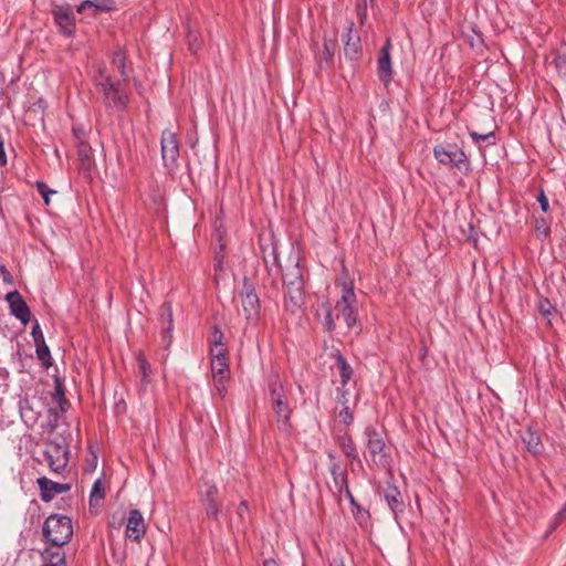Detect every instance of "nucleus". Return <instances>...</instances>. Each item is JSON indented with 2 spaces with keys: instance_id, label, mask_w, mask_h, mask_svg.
<instances>
[{
  "instance_id": "1",
  "label": "nucleus",
  "mask_w": 566,
  "mask_h": 566,
  "mask_svg": "<svg viewBox=\"0 0 566 566\" xmlns=\"http://www.w3.org/2000/svg\"><path fill=\"white\" fill-rule=\"evenodd\" d=\"M316 315L323 328L328 333L336 328L335 318H343L348 328L354 327L358 321V308L353 282H343L342 295L335 306L332 307L327 302L323 303L316 311Z\"/></svg>"
},
{
  "instance_id": "2",
  "label": "nucleus",
  "mask_w": 566,
  "mask_h": 566,
  "mask_svg": "<svg viewBox=\"0 0 566 566\" xmlns=\"http://www.w3.org/2000/svg\"><path fill=\"white\" fill-rule=\"evenodd\" d=\"M42 531L44 538L61 549L73 536L72 521L69 516L52 514L45 520Z\"/></svg>"
},
{
  "instance_id": "3",
  "label": "nucleus",
  "mask_w": 566,
  "mask_h": 566,
  "mask_svg": "<svg viewBox=\"0 0 566 566\" xmlns=\"http://www.w3.org/2000/svg\"><path fill=\"white\" fill-rule=\"evenodd\" d=\"M99 80H96V87L103 96V103L107 108H115L118 112H124L129 102L128 94L120 87V83L115 84L111 76L105 75L103 70H99Z\"/></svg>"
},
{
  "instance_id": "4",
  "label": "nucleus",
  "mask_w": 566,
  "mask_h": 566,
  "mask_svg": "<svg viewBox=\"0 0 566 566\" xmlns=\"http://www.w3.org/2000/svg\"><path fill=\"white\" fill-rule=\"evenodd\" d=\"M433 156L441 165L457 168L464 174L470 170V161L463 149L457 144L434 146Z\"/></svg>"
},
{
  "instance_id": "5",
  "label": "nucleus",
  "mask_w": 566,
  "mask_h": 566,
  "mask_svg": "<svg viewBox=\"0 0 566 566\" xmlns=\"http://www.w3.org/2000/svg\"><path fill=\"white\" fill-rule=\"evenodd\" d=\"M366 438V448L371 462L381 469L390 465V454L380 433L374 427H367L364 431Z\"/></svg>"
},
{
  "instance_id": "6",
  "label": "nucleus",
  "mask_w": 566,
  "mask_h": 566,
  "mask_svg": "<svg viewBox=\"0 0 566 566\" xmlns=\"http://www.w3.org/2000/svg\"><path fill=\"white\" fill-rule=\"evenodd\" d=\"M211 370L217 390L220 395L226 390V382L229 378L228 350L226 347L210 348Z\"/></svg>"
},
{
  "instance_id": "7",
  "label": "nucleus",
  "mask_w": 566,
  "mask_h": 566,
  "mask_svg": "<svg viewBox=\"0 0 566 566\" xmlns=\"http://www.w3.org/2000/svg\"><path fill=\"white\" fill-rule=\"evenodd\" d=\"M243 314L248 323H255L260 317V298L250 279H243V286L240 293Z\"/></svg>"
},
{
  "instance_id": "8",
  "label": "nucleus",
  "mask_w": 566,
  "mask_h": 566,
  "mask_svg": "<svg viewBox=\"0 0 566 566\" xmlns=\"http://www.w3.org/2000/svg\"><path fill=\"white\" fill-rule=\"evenodd\" d=\"M69 448L65 443L50 441L46 443L44 457L52 472L61 473L69 463Z\"/></svg>"
},
{
  "instance_id": "9",
  "label": "nucleus",
  "mask_w": 566,
  "mask_h": 566,
  "mask_svg": "<svg viewBox=\"0 0 566 566\" xmlns=\"http://www.w3.org/2000/svg\"><path fill=\"white\" fill-rule=\"evenodd\" d=\"M161 158L164 166L174 170L178 166L179 143L175 133L164 130L161 134Z\"/></svg>"
},
{
  "instance_id": "10",
  "label": "nucleus",
  "mask_w": 566,
  "mask_h": 566,
  "mask_svg": "<svg viewBox=\"0 0 566 566\" xmlns=\"http://www.w3.org/2000/svg\"><path fill=\"white\" fill-rule=\"evenodd\" d=\"M200 502L208 518L218 520L221 503L218 501V488L213 483L203 482L199 491Z\"/></svg>"
},
{
  "instance_id": "11",
  "label": "nucleus",
  "mask_w": 566,
  "mask_h": 566,
  "mask_svg": "<svg viewBox=\"0 0 566 566\" xmlns=\"http://www.w3.org/2000/svg\"><path fill=\"white\" fill-rule=\"evenodd\" d=\"M157 321L161 326L163 343L168 347L172 339L174 318L171 302L165 301L158 308Z\"/></svg>"
},
{
  "instance_id": "12",
  "label": "nucleus",
  "mask_w": 566,
  "mask_h": 566,
  "mask_svg": "<svg viewBox=\"0 0 566 566\" xmlns=\"http://www.w3.org/2000/svg\"><path fill=\"white\" fill-rule=\"evenodd\" d=\"M6 298L11 314L25 326L31 321V311L21 294L18 291L9 292Z\"/></svg>"
},
{
  "instance_id": "13",
  "label": "nucleus",
  "mask_w": 566,
  "mask_h": 566,
  "mask_svg": "<svg viewBox=\"0 0 566 566\" xmlns=\"http://www.w3.org/2000/svg\"><path fill=\"white\" fill-rule=\"evenodd\" d=\"M78 170L86 179H91L92 170L95 167V159L93 156L92 147L85 140H80L76 144Z\"/></svg>"
},
{
  "instance_id": "14",
  "label": "nucleus",
  "mask_w": 566,
  "mask_h": 566,
  "mask_svg": "<svg viewBox=\"0 0 566 566\" xmlns=\"http://www.w3.org/2000/svg\"><path fill=\"white\" fill-rule=\"evenodd\" d=\"M36 483L39 485L41 500L43 502H50L57 494L66 493L71 490V485L69 483H57L48 479L46 476L39 478Z\"/></svg>"
},
{
  "instance_id": "15",
  "label": "nucleus",
  "mask_w": 566,
  "mask_h": 566,
  "mask_svg": "<svg viewBox=\"0 0 566 566\" xmlns=\"http://www.w3.org/2000/svg\"><path fill=\"white\" fill-rule=\"evenodd\" d=\"M390 40H387L380 49L377 59V74L379 80L387 85L392 78L391 59H390Z\"/></svg>"
},
{
  "instance_id": "16",
  "label": "nucleus",
  "mask_w": 566,
  "mask_h": 566,
  "mask_svg": "<svg viewBox=\"0 0 566 566\" xmlns=\"http://www.w3.org/2000/svg\"><path fill=\"white\" fill-rule=\"evenodd\" d=\"M146 533V524L142 513L134 509L129 511L127 525H126V537L139 542Z\"/></svg>"
},
{
  "instance_id": "17",
  "label": "nucleus",
  "mask_w": 566,
  "mask_h": 566,
  "mask_svg": "<svg viewBox=\"0 0 566 566\" xmlns=\"http://www.w3.org/2000/svg\"><path fill=\"white\" fill-rule=\"evenodd\" d=\"M53 15L61 31L66 35H72L75 28V17L70 6H60L53 9Z\"/></svg>"
},
{
  "instance_id": "18",
  "label": "nucleus",
  "mask_w": 566,
  "mask_h": 566,
  "mask_svg": "<svg viewBox=\"0 0 566 566\" xmlns=\"http://www.w3.org/2000/svg\"><path fill=\"white\" fill-rule=\"evenodd\" d=\"M285 286L286 293L284 296V308L294 314L300 311L304 304V286Z\"/></svg>"
},
{
  "instance_id": "19",
  "label": "nucleus",
  "mask_w": 566,
  "mask_h": 566,
  "mask_svg": "<svg viewBox=\"0 0 566 566\" xmlns=\"http://www.w3.org/2000/svg\"><path fill=\"white\" fill-rule=\"evenodd\" d=\"M354 27L355 23L349 21L346 33V41L344 45V54L350 61L358 60L360 55V38L358 35H354Z\"/></svg>"
},
{
  "instance_id": "20",
  "label": "nucleus",
  "mask_w": 566,
  "mask_h": 566,
  "mask_svg": "<svg viewBox=\"0 0 566 566\" xmlns=\"http://www.w3.org/2000/svg\"><path fill=\"white\" fill-rule=\"evenodd\" d=\"M271 405L276 417L279 429L286 431L290 427V418L292 413V409L289 406L287 398L274 401Z\"/></svg>"
},
{
  "instance_id": "21",
  "label": "nucleus",
  "mask_w": 566,
  "mask_h": 566,
  "mask_svg": "<svg viewBox=\"0 0 566 566\" xmlns=\"http://www.w3.org/2000/svg\"><path fill=\"white\" fill-rule=\"evenodd\" d=\"M384 496L395 515H397L399 512H403L405 503L401 493L396 485L387 483L386 488L384 489Z\"/></svg>"
},
{
  "instance_id": "22",
  "label": "nucleus",
  "mask_w": 566,
  "mask_h": 566,
  "mask_svg": "<svg viewBox=\"0 0 566 566\" xmlns=\"http://www.w3.org/2000/svg\"><path fill=\"white\" fill-rule=\"evenodd\" d=\"M331 473L333 475V480H334L337 491L339 493H342L343 490H345L346 495L349 499L350 503L355 504L354 496L348 488L347 473L340 469L338 463H333L331 465Z\"/></svg>"
},
{
  "instance_id": "23",
  "label": "nucleus",
  "mask_w": 566,
  "mask_h": 566,
  "mask_svg": "<svg viewBox=\"0 0 566 566\" xmlns=\"http://www.w3.org/2000/svg\"><path fill=\"white\" fill-rule=\"evenodd\" d=\"M42 566H66L65 553L59 548H45L41 553Z\"/></svg>"
},
{
  "instance_id": "24",
  "label": "nucleus",
  "mask_w": 566,
  "mask_h": 566,
  "mask_svg": "<svg viewBox=\"0 0 566 566\" xmlns=\"http://www.w3.org/2000/svg\"><path fill=\"white\" fill-rule=\"evenodd\" d=\"M268 388L271 403L287 398L282 380L277 374L269 377Z\"/></svg>"
},
{
  "instance_id": "25",
  "label": "nucleus",
  "mask_w": 566,
  "mask_h": 566,
  "mask_svg": "<svg viewBox=\"0 0 566 566\" xmlns=\"http://www.w3.org/2000/svg\"><path fill=\"white\" fill-rule=\"evenodd\" d=\"M283 282L285 285L304 286L303 270L300 266V260H296L293 266L287 269L283 275Z\"/></svg>"
},
{
  "instance_id": "26",
  "label": "nucleus",
  "mask_w": 566,
  "mask_h": 566,
  "mask_svg": "<svg viewBox=\"0 0 566 566\" xmlns=\"http://www.w3.org/2000/svg\"><path fill=\"white\" fill-rule=\"evenodd\" d=\"M337 442L347 459H349L352 462L357 461L360 463V459L358 457L356 446H355L352 437L348 433H344L343 436H339L337 439Z\"/></svg>"
},
{
  "instance_id": "27",
  "label": "nucleus",
  "mask_w": 566,
  "mask_h": 566,
  "mask_svg": "<svg viewBox=\"0 0 566 566\" xmlns=\"http://www.w3.org/2000/svg\"><path fill=\"white\" fill-rule=\"evenodd\" d=\"M335 42L332 40H324L323 50L316 55L318 66L322 69L324 64L332 66L334 61Z\"/></svg>"
},
{
  "instance_id": "28",
  "label": "nucleus",
  "mask_w": 566,
  "mask_h": 566,
  "mask_svg": "<svg viewBox=\"0 0 566 566\" xmlns=\"http://www.w3.org/2000/svg\"><path fill=\"white\" fill-rule=\"evenodd\" d=\"M52 399L59 405L62 412H65L70 406V402L65 397L63 381L59 377L54 378V392L52 395Z\"/></svg>"
},
{
  "instance_id": "29",
  "label": "nucleus",
  "mask_w": 566,
  "mask_h": 566,
  "mask_svg": "<svg viewBox=\"0 0 566 566\" xmlns=\"http://www.w3.org/2000/svg\"><path fill=\"white\" fill-rule=\"evenodd\" d=\"M336 365L339 370L342 385H343V387H346V385L348 384V381L350 380V378L353 376V368L348 364L346 358L339 353L336 355Z\"/></svg>"
},
{
  "instance_id": "30",
  "label": "nucleus",
  "mask_w": 566,
  "mask_h": 566,
  "mask_svg": "<svg viewBox=\"0 0 566 566\" xmlns=\"http://www.w3.org/2000/svg\"><path fill=\"white\" fill-rule=\"evenodd\" d=\"M112 63L120 73L124 83L128 80V72L126 70V55L122 50H117L113 53Z\"/></svg>"
},
{
  "instance_id": "31",
  "label": "nucleus",
  "mask_w": 566,
  "mask_h": 566,
  "mask_svg": "<svg viewBox=\"0 0 566 566\" xmlns=\"http://www.w3.org/2000/svg\"><path fill=\"white\" fill-rule=\"evenodd\" d=\"M35 353L38 359L41 361L45 369L50 368L53 364L51 352L45 343L35 345Z\"/></svg>"
},
{
  "instance_id": "32",
  "label": "nucleus",
  "mask_w": 566,
  "mask_h": 566,
  "mask_svg": "<svg viewBox=\"0 0 566 566\" xmlns=\"http://www.w3.org/2000/svg\"><path fill=\"white\" fill-rule=\"evenodd\" d=\"M105 486L101 479H97L91 490L90 505L93 506L95 503L105 499Z\"/></svg>"
},
{
  "instance_id": "33",
  "label": "nucleus",
  "mask_w": 566,
  "mask_h": 566,
  "mask_svg": "<svg viewBox=\"0 0 566 566\" xmlns=\"http://www.w3.org/2000/svg\"><path fill=\"white\" fill-rule=\"evenodd\" d=\"M105 1H92V0H84L78 7L77 12L84 13L86 9H93L94 13L97 11H107L109 8L104 3Z\"/></svg>"
},
{
  "instance_id": "34",
  "label": "nucleus",
  "mask_w": 566,
  "mask_h": 566,
  "mask_svg": "<svg viewBox=\"0 0 566 566\" xmlns=\"http://www.w3.org/2000/svg\"><path fill=\"white\" fill-rule=\"evenodd\" d=\"M524 441L526 443V448H527L528 452H531L534 455L541 454V452L543 450V444L537 434L531 432L528 434V438L524 439Z\"/></svg>"
},
{
  "instance_id": "35",
  "label": "nucleus",
  "mask_w": 566,
  "mask_h": 566,
  "mask_svg": "<svg viewBox=\"0 0 566 566\" xmlns=\"http://www.w3.org/2000/svg\"><path fill=\"white\" fill-rule=\"evenodd\" d=\"M537 307L543 317H545L548 322H551V317L557 312L548 298H541Z\"/></svg>"
},
{
  "instance_id": "36",
  "label": "nucleus",
  "mask_w": 566,
  "mask_h": 566,
  "mask_svg": "<svg viewBox=\"0 0 566 566\" xmlns=\"http://www.w3.org/2000/svg\"><path fill=\"white\" fill-rule=\"evenodd\" d=\"M263 259H264V263L268 269V272L270 274L272 273V266L276 268V273L280 272L281 266L279 264V255L276 253L275 247H272L271 253L269 255H264Z\"/></svg>"
},
{
  "instance_id": "37",
  "label": "nucleus",
  "mask_w": 566,
  "mask_h": 566,
  "mask_svg": "<svg viewBox=\"0 0 566 566\" xmlns=\"http://www.w3.org/2000/svg\"><path fill=\"white\" fill-rule=\"evenodd\" d=\"M35 187L38 192L42 196L44 203L46 206L50 205V195L55 193L54 190L50 189L48 185L43 181H36Z\"/></svg>"
},
{
  "instance_id": "38",
  "label": "nucleus",
  "mask_w": 566,
  "mask_h": 566,
  "mask_svg": "<svg viewBox=\"0 0 566 566\" xmlns=\"http://www.w3.org/2000/svg\"><path fill=\"white\" fill-rule=\"evenodd\" d=\"M222 340H223L222 331L218 326H214L213 331L211 333V338H210L211 347L210 348L224 347Z\"/></svg>"
},
{
  "instance_id": "39",
  "label": "nucleus",
  "mask_w": 566,
  "mask_h": 566,
  "mask_svg": "<svg viewBox=\"0 0 566 566\" xmlns=\"http://www.w3.org/2000/svg\"><path fill=\"white\" fill-rule=\"evenodd\" d=\"M31 335L34 342V345L45 343L43 333L41 331L40 324L38 321H35V324L32 327Z\"/></svg>"
},
{
  "instance_id": "40",
  "label": "nucleus",
  "mask_w": 566,
  "mask_h": 566,
  "mask_svg": "<svg viewBox=\"0 0 566 566\" xmlns=\"http://www.w3.org/2000/svg\"><path fill=\"white\" fill-rule=\"evenodd\" d=\"M137 361H138V368H139L140 373L143 374V377L147 378L148 371L150 369L149 363L147 361L146 357L143 354H139L137 356Z\"/></svg>"
},
{
  "instance_id": "41",
  "label": "nucleus",
  "mask_w": 566,
  "mask_h": 566,
  "mask_svg": "<svg viewBox=\"0 0 566 566\" xmlns=\"http://www.w3.org/2000/svg\"><path fill=\"white\" fill-rule=\"evenodd\" d=\"M338 416L346 426H349L353 422L354 416L348 406H344Z\"/></svg>"
},
{
  "instance_id": "42",
  "label": "nucleus",
  "mask_w": 566,
  "mask_h": 566,
  "mask_svg": "<svg viewBox=\"0 0 566 566\" xmlns=\"http://www.w3.org/2000/svg\"><path fill=\"white\" fill-rule=\"evenodd\" d=\"M470 137L475 142V143H480V142H485V140H489V139H495V134L494 132H491V133H488V134H479L476 132H470Z\"/></svg>"
},
{
  "instance_id": "43",
  "label": "nucleus",
  "mask_w": 566,
  "mask_h": 566,
  "mask_svg": "<svg viewBox=\"0 0 566 566\" xmlns=\"http://www.w3.org/2000/svg\"><path fill=\"white\" fill-rule=\"evenodd\" d=\"M336 402L340 403L343 407L348 406L347 390L343 385L336 389Z\"/></svg>"
},
{
  "instance_id": "44",
  "label": "nucleus",
  "mask_w": 566,
  "mask_h": 566,
  "mask_svg": "<svg viewBox=\"0 0 566 566\" xmlns=\"http://www.w3.org/2000/svg\"><path fill=\"white\" fill-rule=\"evenodd\" d=\"M188 48L193 54L199 50L198 36L192 32L188 34Z\"/></svg>"
},
{
  "instance_id": "45",
  "label": "nucleus",
  "mask_w": 566,
  "mask_h": 566,
  "mask_svg": "<svg viewBox=\"0 0 566 566\" xmlns=\"http://www.w3.org/2000/svg\"><path fill=\"white\" fill-rule=\"evenodd\" d=\"M537 201L539 202L541 205V209L544 211V212H547L548 209H549V203H548V199L547 197L545 196V193L542 191L539 193V196L537 197Z\"/></svg>"
},
{
  "instance_id": "46",
  "label": "nucleus",
  "mask_w": 566,
  "mask_h": 566,
  "mask_svg": "<svg viewBox=\"0 0 566 566\" xmlns=\"http://www.w3.org/2000/svg\"><path fill=\"white\" fill-rule=\"evenodd\" d=\"M369 0H360V2L357 6L358 14L360 17V21L363 22V19L366 18V9Z\"/></svg>"
},
{
  "instance_id": "47",
  "label": "nucleus",
  "mask_w": 566,
  "mask_h": 566,
  "mask_svg": "<svg viewBox=\"0 0 566 566\" xmlns=\"http://www.w3.org/2000/svg\"><path fill=\"white\" fill-rule=\"evenodd\" d=\"M7 165V155L4 150V140L2 135L0 134V166Z\"/></svg>"
},
{
  "instance_id": "48",
  "label": "nucleus",
  "mask_w": 566,
  "mask_h": 566,
  "mask_svg": "<svg viewBox=\"0 0 566 566\" xmlns=\"http://www.w3.org/2000/svg\"><path fill=\"white\" fill-rule=\"evenodd\" d=\"M72 132L76 139V144L80 143V140H84V130L82 128L73 127Z\"/></svg>"
},
{
  "instance_id": "49",
  "label": "nucleus",
  "mask_w": 566,
  "mask_h": 566,
  "mask_svg": "<svg viewBox=\"0 0 566 566\" xmlns=\"http://www.w3.org/2000/svg\"><path fill=\"white\" fill-rule=\"evenodd\" d=\"M245 511H248V503L242 501L238 507V514L242 516Z\"/></svg>"
},
{
  "instance_id": "50",
  "label": "nucleus",
  "mask_w": 566,
  "mask_h": 566,
  "mask_svg": "<svg viewBox=\"0 0 566 566\" xmlns=\"http://www.w3.org/2000/svg\"><path fill=\"white\" fill-rule=\"evenodd\" d=\"M263 566H280L273 558H268L263 562Z\"/></svg>"
},
{
  "instance_id": "51",
  "label": "nucleus",
  "mask_w": 566,
  "mask_h": 566,
  "mask_svg": "<svg viewBox=\"0 0 566 566\" xmlns=\"http://www.w3.org/2000/svg\"><path fill=\"white\" fill-rule=\"evenodd\" d=\"M565 517H566V502H565V505L563 506V509L557 513L558 520H563Z\"/></svg>"
},
{
  "instance_id": "52",
  "label": "nucleus",
  "mask_w": 566,
  "mask_h": 566,
  "mask_svg": "<svg viewBox=\"0 0 566 566\" xmlns=\"http://www.w3.org/2000/svg\"><path fill=\"white\" fill-rule=\"evenodd\" d=\"M555 64H556V67L560 70L563 67V65L566 64V61L558 57L555 60Z\"/></svg>"
},
{
  "instance_id": "53",
  "label": "nucleus",
  "mask_w": 566,
  "mask_h": 566,
  "mask_svg": "<svg viewBox=\"0 0 566 566\" xmlns=\"http://www.w3.org/2000/svg\"><path fill=\"white\" fill-rule=\"evenodd\" d=\"M364 515H367V513H364V514H361L360 516H359V515H357V516H356V517L359 520V523H360V524L363 523V520H364V517H365Z\"/></svg>"
},
{
  "instance_id": "54",
  "label": "nucleus",
  "mask_w": 566,
  "mask_h": 566,
  "mask_svg": "<svg viewBox=\"0 0 566 566\" xmlns=\"http://www.w3.org/2000/svg\"><path fill=\"white\" fill-rule=\"evenodd\" d=\"M329 459H335V454L331 451L327 453Z\"/></svg>"
},
{
  "instance_id": "55",
  "label": "nucleus",
  "mask_w": 566,
  "mask_h": 566,
  "mask_svg": "<svg viewBox=\"0 0 566 566\" xmlns=\"http://www.w3.org/2000/svg\"><path fill=\"white\" fill-rule=\"evenodd\" d=\"M369 2L371 3V2H373V0H369Z\"/></svg>"
}]
</instances>
